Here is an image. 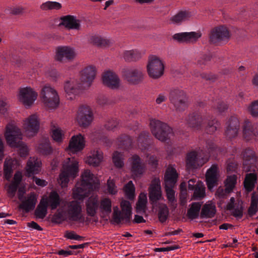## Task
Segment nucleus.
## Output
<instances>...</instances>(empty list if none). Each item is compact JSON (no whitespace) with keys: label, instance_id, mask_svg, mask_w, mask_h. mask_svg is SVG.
<instances>
[{"label":"nucleus","instance_id":"obj_1","mask_svg":"<svg viewBox=\"0 0 258 258\" xmlns=\"http://www.w3.org/2000/svg\"><path fill=\"white\" fill-rule=\"evenodd\" d=\"M96 72L97 69L95 66L89 65L80 73L81 83L75 79L67 81L64 89L68 98L73 99L80 93L81 90L89 87L95 79Z\"/></svg>","mask_w":258,"mask_h":258},{"label":"nucleus","instance_id":"obj_2","mask_svg":"<svg viewBox=\"0 0 258 258\" xmlns=\"http://www.w3.org/2000/svg\"><path fill=\"white\" fill-rule=\"evenodd\" d=\"M100 183L97 177L89 170H85L81 175V180L76 183L73 190L74 199L83 200L92 191L98 190Z\"/></svg>","mask_w":258,"mask_h":258},{"label":"nucleus","instance_id":"obj_3","mask_svg":"<svg viewBox=\"0 0 258 258\" xmlns=\"http://www.w3.org/2000/svg\"><path fill=\"white\" fill-rule=\"evenodd\" d=\"M5 137L7 144L11 147L19 149L21 157H26L28 155V147L22 141L23 136L21 130L14 121H10L7 125Z\"/></svg>","mask_w":258,"mask_h":258},{"label":"nucleus","instance_id":"obj_4","mask_svg":"<svg viewBox=\"0 0 258 258\" xmlns=\"http://www.w3.org/2000/svg\"><path fill=\"white\" fill-rule=\"evenodd\" d=\"M79 162L74 157L68 158L63 163L61 172L58 179L61 187L67 186L70 179L78 175Z\"/></svg>","mask_w":258,"mask_h":258},{"label":"nucleus","instance_id":"obj_5","mask_svg":"<svg viewBox=\"0 0 258 258\" xmlns=\"http://www.w3.org/2000/svg\"><path fill=\"white\" fill-rule=\"evenodd\" d=\"M207 148L209 152L207 155H204L203 151L200 152L192 151L187 154L186 163V167L188 169L197 168L202 166L208 161L209 155H211L217 149L212 141L207 143Z\"/></svg>","mask_w":258,"mask_h":258},{"label":"nucleus","instance_id":"obj_6","mask_svg":"<svg viewBox=\"0 0 258 258\" xmlns=\"http://www.w3.org/2000/svg\"><path fill=\"white\" fill-rule=\"evenodd\" d=\"M40 97L42 102L49 109H54L59 104V97L56 90L49 85L41 89Z\"/></svg>","mask_w":258,"mask_h":258},{"label":"nucleus","instance_id":"obj_7","mask_svg":"<svg viewBox=\"0 0 258 258\" xmlns=\"http://www.w3.org/2000/svg\"><path fill=\"white\" fill-rule=\"evenodd\" d=\"M150 126L152 134L161 142L165 141L173 136L172 129L166 123L159 120L151 119Z\"/></svg>","mask_w":258,"mask_h":258},{"label":"nucleus","instance_id":"obj_8","mask_svg":"<svg viewBox=\"0 0 258 258\" xmlns=\"http://www.w3.org/2000/svg\"><path fill=\"white\" fill-rule=\"evenodd\" d=\"M121 211H119L118 207H113L112 222L115 224H118L123 220L126 222H130L132 218V206L130 202L122 200L120 203Z\"/></svg>","mask_w":258,"mask_h":258},{"label":"nucleus","instance_id":"obj_9","mask_svg":"<svg viewBox=\"0 0 258 258\" xmlns=\"http://www.w3.org/2000/svg\"><path fill=\"white\" fill-rule=\"evenodd\" d=\"M147 69L150 77L158 79L164 74V64L163 60L158 56L152 55L149 57Z\"/></svg>","mask_w":258,"mask_h":258},{"label":"nucleus","instance_id":"obj_10","mask_svg":"<svg viewBox=\"0 0 258 258\" xmlns=\"http://www.w3.org/2000/svg\"><path fill=\"white\" fill-rule=\"evenodd\" d=\"M169 100L177 111L184 110L187 107L186 96L182 90L177 89L171 90L169 95Z\"/></svg>","mask_w":258,"mask_h":258},{"label":"nucleus","instance_id":"obj_11","mask_svg":"<svg viewBox=\"0 0 258 258\" xmlns=\"http://www.w3.org/2000/svg\"><path fill=\"white\" fill-rule=\"evenodd\" d=\"M37 93L31 87H23L19 89L17 97L19 101L26 107H29L37 99Z\"/></svg>","mask_w":258,"mask_h":258},{"label":"nucleus","instance_id":"obj_12","mask_svg":"<svg viewBox=\"0 0 258 258\" xmlns=\"http://www.w3.org/2000/svg\"><path fill=\"white\" fill-rule=\"evenodd\" d=\"M124 79L130 84L137 85L141 83L144 78L142 69L137 68L125 69L122 72Z\"/></svg>","mask_w":258,"mask_h":258},{"label":"nucleus","instance_id":"obj_13","mask_svg":"<svg viewBox=\"0 0 258 258\" xmlns=\"http://www.w3.org/2000/svg\"><path fill=\"white\" fill-rule=\"evenodd\" d=\"M93 119L91 108L88 106L83 105L79 107L76 116V120L80 126H88Z\"/></svg>","mask_w":258,"mask_h":258},{"label":"nucleus","instance_id":"obj_14","mask_svg":"<svg viewBox=\"0 0 258 258\" xmlns=\"http://www.w3.org/2000/svg\"><path fill=\"white\" fill-rule=\"evenodd\" d=\"M23 127L28 137H33L38 132L39 122L36 114H33L26 118L23 123Z\"/></svg>","mask_w":258,"mask_h":258},{"label":"nucleus","instance_id":"obj_15","mask_svg":"<svg viewBox=\"0 0 258 258\" xmlns=\"http://www.w3.org/2000/svg\"><path fill=\"white\" fill-rule=\"evenodd\" d=\"M69 220L73 221H81L83 219L82 209L80 203L73 201L69 202L66 210Z\"/></svg>","mask_w":258,"mask_h":258},{"label":"nucleus","instance_id":"obj_16","mask_svg":"<svg viewBox=\"0 0 258 258\" xmlns=\"http://www.w3.org/2000/svg\"><path fill=\"white\" fill-rule=\"evenodd\" d=\"M219 177V170L217 164H213L206 173V181L209 190H212L217 185Z\"/></svg>","mask_w":258,"mask_h":258},{"label":"nucleus","instance_id":"obj_17","mask_svg":"<svg viewBox=\"0 0 258 258\" xmlns=\"http://www.w3.org/2000/svg\"><path fill=\"white\" fill-rule=\"evenodd\" d=\"M131 170L134 178L141 176L145 172L146 167L141 162V158L136 155L128 159Z\"/></svg>","mask_w":258,"mask_h":258},{"label":"nucleus","instance_id":"obj_18","mask_svg":"<svg viewBox=\"0 0 258 258\" xmlns=\"http://www.w3.org/2000/svg\"><path fill=\"white\" fill-rule=\"evenodd\" d=\"M76 55V53L74 48L67 46H59L56 49L55 59L59 61L64 59L71 60Z\"/></svg>","mask_w":258,"mask_h":258},{"label":"nucleus","instance_id":"obj_19","mask_svg":"<svg viewBox=\"0 0 258 258\" xmlns=\"http://www.w3.org/2000/svg\"><path fill=\"white\" fill-rule=\"evenodd\" d=\"M229 36V32L227 27L220 26L215 28L211 31L210 40L213 43H216L220 41L227 40Z\"/></svg>","mask_w":258,"mask_h":258},{"label":"nucleus","instance_id":"obj_20","mask_svg":"<svg viewBox=\"0 0 258 258\" xmlns=\"http://www.w3.org/2000/svg\"><path fill=\"white\" fill-rule=\"evenodd\" d=\"M102 82L104 85L108 87L115 89L120 85V80L117 75L113 72L107 71L102 75Z\"/></svg>","mask_w":258,"mask_h":258},{"label":"nucleus","instance_id":"obj_21","mask_svg":"<svg viewBox=\"0 0 258 258\" xmlns=\"http://www.w3.org/2000/svg\"><path fill=\"white\" fill-rule=\"evenodd\" d=\"M85 146V140L84 136L78 134L71 138L68 148L70 152L75 154L83 150Z\"/></svg>","mask_w":258,"mask_h":258},{"label":"nucleus","instance_id":"obj_22","mask_svg":"<svg viewBox=\"0 0 258 258\" xmlns=\"http://www.w3.org/2000/svg\"><path fill=\"white\" fill-rule=\"evenodd\" d=\"M19 199L22 202L20 208L26 212H28L35 207L37 195L34 192H31L23 199L20 196H19Z\"/></svg>","mask_w":258,"mask_h":258},{"label":"nucleus","instance_id":"obj_23","mask_svg":"<svg viewBox=\"0 0 258 258\" xmlns=\"http://www.w3.org/2000/svg\"><path fill=\"white\" fill-rule=\"evenodd\" d=\"M239 121L236 116H231L226 122L225 133L227 137L232 138L237 135Z\"/></svg>","mask_w":258,"mask_h":258},{"label":"nucleus","instance_id":"obj_24","mask_svg":"<svg viewBox=\"0 0 258 258\" xmlns=\"http://www.w3.org/2000/svg\"><path fill=\"white\" fill-rule=\"evenodd\" d=\"M199 32H182L175 34L173 38L179 42H194L201 37Z\"/></svg>","mask_w":258,"mask_h":258},{"label":"nucleus","instance_id":"obj_25","mask_svg":"<svg viewBox=\"0 0 258 258\" xmlns=\"http://www.w3.org/2000/svg\"><path fill=\"white\" fill-rule=\"evenodd\" d=\"M162 197L160 180L159 178H155L151 182L149 188V199L153 203L160 200Z\"/></svg>","mask_w":258,"mask_h":258},{"label":"nucleus","instance_id":"obj_26","mask_svg":"<svg viewBox=\"0 0 258 258\" xmlns=\"http://www.w3.org/2000/svg\"><path fill=\"white\" fill-rule=\"evenodd\" d=\"M178 174L173 165H169L164 174L165 186H174L177 181Z\"/></svg>","mask_w":258,"mask_h":258},{"label":"nucleus","instance_id":"obj_27","mask_svg":"<svg viewBox=\"0 0 258 258\" xmlns=\"http://www.w3.org/2000/svg\"><path fill=\"white\" fill-rule=\"evenodd\" d=\"M227 209L231 211L232 215L237 219L242 218L243 216V202L237 200L235 202L233 197L231 198L229 203L227 205Z\"/></svg>","mask_w":258,"mask_h":258},{"label":"nucleus","instance_id":"obj_28","mask_svg":"<svg viewBox=\"0 0 258 258\" xmlns=\"http://www.w3.org/2000/svg\"><path fill=\"white\" fill-rule=\"evenodd\" d=\"M41 161L37 158L30 157L27 161L26 167V176L30 177L37 174L40 171Z\"/></svg>","mask_w":258,"mask_h":258},{"label":"nucleus","instance_id":"obj_29","mask_svg":"<svg viewBox=\"0 0 258 258\" xmlns=\"http://www.w3.org/2000/svg\"><path fill=\"white\" fill-rule=\"evenodd\" d=\"M217 212L215 203L212 201L206 202L202 207L200 212L201 219H210L214 218Z\"/></svg>","mask_w":258,"mask_h":258},{"label":"nucleus","instance_id":"obj_30","mask_svg":"<svg viewBox=\"0 0 258 258\" xmlns=\"http://www.w3.org/2000/svg\"><path fill=\"white\" fill-rule=\"evenodd\" d=\"M99 201L97 195H93L89 197L86 202V211L87 214L94 217L99 211Z\"/></svg>","mask_w":258,"mask_h":258},{"label":"nucleus","instance_id":"obj_31","mask_svg":"<svg viewBox=\"0 0 258 258\" xmlns=\"http://www.w3.org/2000/svg\"><path fill=\"white\" fill-rule=\"evenodd\" d=\"M41 199H45V203L52 210L56 209L61 202L59 195L55 191H51L48 196H43Z\"/></svg>","mask_w":258,"mask_h":258},{"label":"nucleus","instance_id":"obj_32","mask_svg":"<svg viewBox=\"0 0 258 258\" xmlns=\"http://www.w3.org/2000/svg\"><path fill=\"white\" fill-rule=\"evenodd\" d=\"M243 134L244 139L246 141H249L254 137L258 140V132L256 127L252 125L248 120L244 122L243 125Z\"/></svg>","mask_w":258,"mask_h":258},{"label":"nucleus","instance_id":"obj_33","mask_svg":"<svg viewBox=\"0 0 258 258\" xmlns=\"http://www.w3.org/2000/svg\"><path fill=\"white\" fill-rule=\"evenodd\" d=\"M103 158V153L99 149L92 151L90 155L87 157L86 162L90 165L97 166L102 162Z\"/></svg>","mask_w":258,"mask_h":258},{"label":"nucleus","instance_id":"obj_34","mask_svg":"<svg viewBox=\"0 0 258 258\" xmlns=\"http://www.w3.org/2000/svg\"><path fill=\"white\" fill-rule=\"evenodd\" d=\"M59 25L64 26L69 29L78 30L80 27V21L73 16H66L61 19Z\"/></svg>","mask_w":258,"mask_h":258},{"label":"nucleus","instance_id":"obj_35","mask_svg":"<svg viewBox=\"0 0 258 258\" xmlns=\"http://www.w3.org/2000/svg\"><path fill=\"white\" fill-rule=\"evenodd\" d=\"M202 203L193 202L189 205L186 216L189 219L193 220L200 216Z\"/></svg>","mask_w":258,"mask_h":258},{"label":"nucleus","instance_id":"obj_36","mask_svg":"<svg viewBox=\"0 0 258 258\" xmlns=\"http://www.w3.org/2000/svg\"><path fill=\"white\" fill-rule=\"evenodd\" d=\"M205 122V119L197 113L190 114L186 120V123L190 127L196 129H199Z\"/></svg>","mask_w":258,"mask_h":258},{"label":"nucleus","instance_id":"obj_37","mask_svg":"<svg viewBox=\"0 0 258 258\" xmlns=\"http://www.w3.org/2000/svg\"><path fill=\"white\" fill-rule=\"evenodd\" d=\"M99 212L103 215H109L112 210V202L108 198H103L99 201Z\"/></svg>","mask_w":258,"mask_h":258},{"label":"nucleus","instance_id":"obj_38","mask_svg":"<svg viewBox=\"0 0 258 258\" xmlns=\"http://www.w3.org/2000/svg\"><path fill=\"white\" fill-rule=\"evenodd\" d=\"M192 15L193 14L191 12L181 11L175 15L171 17L170 21L173 24H179L183 21L189 20Z\"/></svg>","mask_w":258,"mask_h":258},{"label":"nucleus","instance_id":"obj_39","mask_svg":"<svg viewBox=\"0 0 258 258\" xmlns=\"http://www.w3.org/2000/svg\"><path fill=\"white\" fill-rule=\"evenodd\" d=\"M144 53V51L139 49L126 50L123 52V57L126 61H134L140 58Z\"/></svg>","mask_w":258,"mask_h":258},{"label":"nucleus","instance_id":"obj_40","mask_svg":"<svg viewBox=\"0 0 258 258\" xmlns=\"http://www.w3.org/2000/svg\"><path fill=\"white\" fill-rule=\"evenodd\" d=\"M45 203V199H41L35 211L36 218L43 219L46 216L48 206Z\"/></svg>","mask_w":258,"mask_h":258},{"label":"nucleus","instance_id":"obj_41","mask_svg":"<svg viewBox=\"0 0 258 258\" xmlns=\"http://www.w3.org/2000/svg\"><path fill=\"white\" fill-rule=\"evenodd\" d=\"M37 150L39 153L44 155H50L52 152V149L47 139H45L39 142Z\"/></svg>","mask_w":258,"mask_h":258},{"label":"nucleus","instance_id":"obj_42","mask_svg":"<svg viewBox=\"0 0 258 258\" xmlns=\"http://www.w3.org/2000/svg\"><path fill=\"white\" fill-rule=\"evenodd\" d=\"M258 211V194L256 192L252 193L250 199V204L248 209V214L252 217Z\"/></svg>","mask_w":258,"mask_h":258},{"label":"nucleus","instance_id":"obj_43","mask_svg":"<svg viewBox=\"0 0 258 258\" xmlns=\"http://www.w3.org/2000/svg\"><path fill=\"white\" fill-rule=\"evenodd\" d=\"M117 145L119 148L126 150L132 148L134 146L133 139L129 136L125 135L121 136L118 139Z\"/></svg>","mask_w":258,"mask_h":258},{"label":"nucleus","instance_id":"obj_44","mask_svg":"<svg viewBox=\"0 0 258 258\" xmlns=\"http://www.w3.org/2000/svg\"><path fill=\"white\" fill-rule=\"evenodd\" d=\"M256 182V175L254 173L247 174L244 181V186L248 191H251Z\"/></svg>","mask_w":258,"mask_h":258},{"label":"nucleus","instance_id":"obj_45","mask_svg":"<svg viewBox=\"0 0 258 258\" xmlns=\"http://www.w3.org/2000/svg\"><path fill=\"white\" fill-rule=\"evenodd\" d=\"M196 186L193 190H194L193 198L195 200H200L206 195L205 187L203 182L198 180L196 184Z\"/></svg>","mask_w":258,"mask_h":258},{"label":"nucleus","instance_id":"obj_46","mask_svg":"<svg viewBox=\"0 0 258 258\" xmlns=\"http://www.w3.org/2000/svg\"><path fill=\"white\" fill-rule=\"evenodd\" d=\"M147 203V194L144 192L141 193L137 203V212L139 213H144L146 208Z\"/></svg>","mask_w":258,"mask_h":258},{"label":"nucleus","instance_id":"obj_47","mask_svg":"<svg viewBox=\"0 0 258 258\" xmlns=\"http://www.w3.org/2000/svg\"><path fill=\"white\" fill-rule=\"evenodd\" d=\"M148 133H142L138 139V145L139 148L143 151L145 152L149 149V146L148 145Z\"/></svg>","mask_w":258,"mask_h":258},{"label":"nucleus","instance_id":"obj_48","mask_svg":"<svg viewBox=\"0 0 258 258\" xmlns=\"http://www.w3.org/2000/svg\"><path fill=\"white\" fill-rule=\"evenodd\" d=\"M64 131L58 126H53L51 129V137L54 141L61 142L64 138Z\"/></svg>","mask_w":258,"mask_h":258},{"label":"nucleus","instance_id":"obj_49","mask_svg":"<svg viewBox=\"0 0 258 258\" xmlns=\"http://www.w3.org/2000/svg\"><path fill=\"white\" fill-rule=\"evenodd\" d=\"M237 177L235 175L228 176L225 181V191L230 192L236 183Z\"/></svg>","mask_w":258,"mask_h":258},{"label":"nucleus","instance_id":"obj_50","mask_svg":"<svg viewBox=\"0 0 258 258\" xmlns=\"http://www.w3.org/2000/svg\"><path fill=\"white\" fill-rule=\"evenodd\" d=\"M174 186H165L166 196L170 205L175 208L176 207V200L175 197V191L173 189Z\"/></svg>","mask_w":258,"mask_h":258},{"label":"nucleus","instance_id":"obj_51","mask_svg":"<svg viewBox=\"0 0 258 258\" xmlns=\"http://www.w3.org/2000/svg\"><path fill=\"white\" fill-rule=\"evenodd\" d=\"M125 195L130 200H133L135 198V187L132 182L130 181L123 187Z\"/></svg>","mask_w":258,"mask_h":258},{"label":"nucleus","instance_id":"obj_52","mask_svg":"<svg viewBox=\"0 0 258 258\" xmlns=\"http://www.w3.org/2000/svg\"><path fill=\"white\" fill-rule=\"evenodd\" d=\"M123 155L117 151L115 152L112 156V160L115 167L121 168L124 165Z\"/></svg>","mask_w":258,"mask_h":258},{"label":"nucleus","instance_id":"obj_53","mask_svg":"<svg viewBox=\"0 0 258 258\" xmlns=\"http://www.w3.org/2000/svg\"><path fill=\"white\" fill-rule=\"evenodd\" d=\"M169 215V210L166 205H162L159 208L158 212V218L159 221L163 223L168 218Z\"/></svg>","mask_w":258,"mask_h":258},{"label":"nucleus","instance_id":"obj_54","mask_svg":"<svg viewBox=\"0 0 258 258\" xmlns=\"http://www.w3.org/2000/svg\"><path fill=\"white\" fill-rule=\"evenodd\" d=\"M40 8L43 10H59L61 8V5L58 2L48 1L42 4Z\"/></svg>","mask_w":258,"mask_h":258},{"label":"nucleus","instance_id":"obj_55","mask_svg":"<svg viewBox=\"0 0 258 258\" xmlns=\"http://www.w3.org/2000/svg\"><path fill=\"white\" fill-rule=\"evenodd\" d=\"M243 156L244 158V162L243 163L244 168L246 171H249L248 168H246L247 160L251 163L252 161H254V152L250 149H246L243 153Z\"/></svg>","mask_w":258,"mask_h":258},{"label":"nucleus","instance_id":"obj_56","mask_svg":"<svg viewBox=\"0 0 258 258\" xmlns=\"http://www.w3.org/2000/svg\"><path fill=\"white\" fill-rule=\"evenodd\" d=\"M11 160H6L4 163V172L6 179L10 180L12 175L13 169Z\"/></svg>","mask_w":258,"mask_h":258},{"label":"nucleus","instance_id":"obj_57","mask_svg":"<svg viewBox=\"0 0 258 258\" xmlns=\"http://www.w3.org/2000/svg\"><path fill=\"white\" fill-rule=\"evenodd\" d=\"M248 111L254 117H258V100L251 102L247 107Z\"/></svg>","mask_w":258,"mask_h":258},{"label":"nucleus","instance_id":"obj_58","mask_svg":"<svg viewBox=\"0 0 258 258\" xmlns=\"http://www.w3.org/2000/svg\"><path fill=\"white\" fill-rule=\"evenodd\" d=\"M107 190L109 194L115 195L117 192V187L115 184V182L111 178L107 180Z\"/></svg>","mask_w":258,"mask_h":258},{"label":"nucleus","instance_id":"obj_59","mask_svg":"<svg viewBox=\"0 0 258 258\" xmlns=\"http://www.w3.org/2000/svg\"><path fill=\"white\" fill-rule=\"evenodd\" d=\"M219 126V123L215 119L209 121L206 126V130L209 134L214 133Z\"/></svg>","mask_w":258,"mask_h":258},{"label":"nucleus","instance_id":"obj_60","mask_svg":"<svg viewBox=\"0 0 258 258\" xmlns=\"http://www.w3.org/2000/svg\"><path fill=\"white\" fill-rule=\"evenodd\" d=\"M107 40L103 39L100 36H93L91 38V42L97 46H103L107 44Z\"/></svg>","mask_w":258,"mask_h":258},{"label":"nucleus","instance_id":"obj_61","mask_svg":"<svg viewBox=\"0 0 258 258\" xmlns=\"http://www.w3.org/2000/svg\"><path fill=\"white\" fill-rule=\"evenodd\" d=\"M19 185L11 182V183L8 186L7 192L9 196L11 197H13L17 190Z\"/></svg>","mask_w":258,"mask_h":258},{"label":"nucleus","instance_id":"obj_62","mask_svg":"<svg viewBox=\"0 0 258 258\" xmlns=\"http://www.w3.org/2000/svg\"><path fill=\"white\" fill-rule=\"evenodd\" d=\"M8 104L5 98H0V112L5 114L7 111Z\"/></svg>","mask_w":258,"mask_h":258},{"label":"nucleus","instance_id":"obj_63","mask_svg":"<svg viewBox=\"0 0 258 258\" xmlns=\"http://www.w3.org/2000/svg\"><path fill=\"white\" fill-rule=\"evenodd\" d=\"M65 237L70 239L76 240L80 241L82 239V237L77 235L73 231L67 232L65 234Z\"/></svg>","mask_w":258,"mask_h":258},{"label":"nucleus","instance_id":"obj_64","mask_svg":"<svg viewBox=\"0 0 258 258\" xmlns=\"http://www.w3.org/2000/svg\"><path fill=\"white\" fill-rule=\"evenodd\" d=\"M117 124L118 122L116 120L112 119L105 124V127L108 130H113L117 126Z\"/></svg>","mask_w":258,"mask_h":258}]
</instances>
